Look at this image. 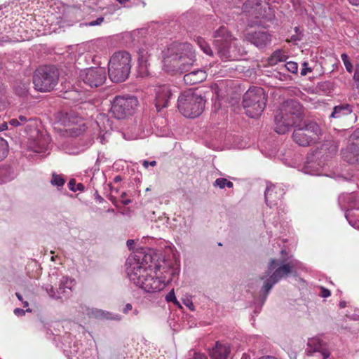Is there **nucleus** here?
Masks as SVG:
<instances>
[{"instance_id": "nucleus-1", "label": "nucleus", "mask_w": 359, "mask_h": 359, "mask_svg": "<svg viewBox=\"0 0 359 359\" xmlns=\"http://www.w3.org/2000/svg\"><path fill=\"white\" fill-rule=\"evenodd\" d=\"M127 274L130 281L146 292L163 290L178 275L179 268H162L158 256L151 252H138L127 260Z\"/></svg>"}, {"instance_id": "nucleus-2", "label": "nucleus", "mask_w": 359, "mask_h": 359, "mask_svg": "<svg viewBox=\"0 0 359 359\" xmlns=\"http://www.w3.org/2000/svg\"><path fill=\"white\" fill-rule=\"evenodd\" d=\"M195 53L189 43L172 44L163 51V68L167 71L185 70L195 61Z\"/></svg>"}, {"instance_id": "nucleus-3", "label": "nucleus", "mask_w": 359, "mask_h": 359, "mask_svg": "<svg viewBox=\"0 0 359 359\" xmlns=\"http://www.w3.org/2000/svg\"><path fill=\"white\" fill-rule=\"evenodd\" d=\"M302 268V264L297 260L291 259L288 262L271 259L269 262L266 275L262 278L264 280L262 290L266 294L272 287L283 278L291 273H296Z\"/></svg>"}, {"instance_id": "nucleus-4", "label": "nucleus", "mask_w": 359, "mask_h": 359, "mask_svg": "<svg viewBox=\"0 0 359 359\" xmlns=\"http://www.w3.org/2000/svg\"><path fill=\"white\" fill-rule=\"evenodd\" d=\"M216 39L214 45L217 50V54L223 60H237L245 51L238 47L237 39L233 38L227 32L226 27H221L215 32Z\"/></svg>"}, {"instance_id": "nucleus-5", "label": "nucleus", "mask_w": 359, "mask_h": 359, "mask_svg": "<svg viewBox=\"0 0 359 359\" xmlns=\"http://www.w3.org/2000/svg\"><path fill=\"white\" fill-rule=\"evenodd\" d=\"M205 100L201 94L188 90L183 92L177 100L180 112L185 117L194 118L200 116L204 110Z\"/></svg>"}, {"instance_id": "nucleus-6", "label": "nucleus", "mask_w": 359, "mask_h": 359, "mask_svg": "<svg viewBox=\"0 0 359 359\" xmlns=\"http://www.w3.org/2000/svg\"><path fill=\"white\" fill-rule=\"evenodd\" d=\"M109 76L113 82L124 81L131 68V56L126 51L114 53L109 61Z\"/></svg>"}, {"instance_id": "nucleus-7", "label": "nucleus", "mask_w": 359, "mask_h": 359, "mask_svg": "<svg viewBox=\"0 0 359 359\" xmlns=\"http://www.w3.org/2000/svg\"><path fill=\"white\" fill-rule=\"evenodd\" d=\"M266 96L262 88H250L243 96V107L245 114L250 118H257L263 112Z\"/></svg>"}, {"instance_id": "nucleus-8", "label": "nucleus", "mask_w": 359, "mask_h": 359, "mask_svg": "<svg viewBox=\"0 0 359 359\" xmlns=\"http://www.w3.org/2000/svg\"><path fill=\"white\" fill-rule=\"evenodd\" d=\"M58 73L53 67L45 66L37 69L33 76L35 89L46 92L54 88L58 81Z\"/></svg>"}, {"instance_id": "nucleus-9", "label": "nucleus", "mask_w": 359, "mask_h": 359, "mask_svg": "<svg viewBox=\"0 0 359 359\" xmlns=\"http://www.w3.org/2000/svg\"><path fill=\"white\" fill-rule=\"evenodd\" d=\"M322 135L320 126L315 122H309L304 127L294 130V141L300 146L306 147L319 140Z\"/></svg>"}, {"instance_id": "nucleus-10", "label": "nucleus", "mask_w": 359, "mask_h": 359, "mask_svg": "<svg viewBox=\"0 0 359 359\" xmlns=\"http://www.w3.org/2000/svg\"><path fill=\"white\" fill-rule=\"evenodd\" d=\"M135 97H116L111 102V112L116 118L121 119L131 114L137 106Z\"/></svg>"}, {"instance_id": "nucleus-11", "label": "nucleus", "mask_w": 359, "mask_h": 359, "mask_svg": "<svg viewBox=\"0 0 359 359\" xmlns=\"http://www.w3.org/2000/svg\"><path fill=\"white\" fill-rule=\"evenodd\" d=\"M107 74L103 67H90L82 69L79 73V80L90 88H97L104 84Z\"/></svg>"}, {"instance_id": "nucleus-12", "label": "nucleus", "mask_w": 359, "mask_h": 359, "mask_svg": "<svg viewBox=\"0 0 359 359\" xmlns=\"http://www.w3.org/2000/svg\"><path fill=\"white\" fill-rule=\"evenodd\" d=\"M306 352L308 355L318 353L321 359H329L330 357V351L318 337H311L308 339Z\"/></svg>"}, {"instance_id": "nucleus-13", "label": "nucleus", "mask_w": 359, "mask_h": 359, "mask_svg": "<svg viewBox=\"0 0 359 359\" xmlns=\"http://www.w3.org/2000/svg\"><path fill=\"white\" fill-rule=\"evenodd\" d=\"M155 106L158 111L167 107L172 96L169 86L159 85L155 88Z\"/></svg>"}, {"instance_id": "nucleus-14", "label": "nucleus", "mask_w": 359, "mask_h": 359, "mask_svg": "<svg viewBox=\"0 0 359 359\" xmlns=\"http://www.w3.org/2000/svg\"><path fill=\"white\" fill-rule=\"evenodd\" d=\"M266 6L262 0H248L243 4V11L256 18H266Z\"/></svg>"}, {"instance_id": "nucleus-15", "label": "nucleus", "mask_w": 359, "mask_h": 359, "mask_svg": "<svg viewBox=\"0 0 359 359\" xmlns=\"http://www.w3.org/2000/svg\"><path fill=\"white\" fill-rule=\"evenodd\" d=\"M284 194V190L280 186L269 184L265 191L266 203L270 207L277 205L278 201L281 199Z\"/></svg>"}, {"instance_id": "nucleus-16", "label": "nucleus", "mask_w": 359, "mask_h": 359, "mask_svg": "<svg viewBox=\"0 0 359 359\" xmlns=\"http://www.w3.org/2000/svg\"><path fill=\"white\" fill-rule=\"evenodd\" d=\"M37 134L36 139L31 140L29 149L39 154L45 153L48 150V146L50 142V137L46 134L39 133L36 131Z\"/></svg>"}, {"instance_id": "nucleus-17", "label": "nucleus", "mask_w": 359, "mask_h": 359, "mask_svg": "<svg viewBox=\"0 0 359 359\" xmlns=\"http://www.w3.org/2000/svg\"><path fill=\"white\" fill-rule=\"evenodd\" d=\"M245 39L259 48L265 47L271 42V36L266 32L248 33L245 35Z\"/></svg>"}, {"instance_id": "nucleus-18", "label": "nucleus", "mask_w": 359, "mask_h": 359, "mask_svg": "<svg viewBox=\"0 0 359 359\" xmlns=\"http://www.w3.org/2000/svg\"><path fill=\"white\" fill-rule=\"evenodd\" d=\"M294 117L290 118L280 112L275 116V130L278 134H285L294 124Z\"/></svg>"}, {"instance_id": "nucleus-19", "label": "nucleus", "mask_w": 359, "mask_h": 359, "mask_svg": "<svg viewBox=\"0 0 359 359\" xmlns=\"http://www.w3.org/2000/svg\"><path fill=\"white\" fill-rule=\"evenodd\" d=\"M301 105L300 104L294 100H288L285 102L280 109V112H283L284 115L292 118L294 117V123H296L297 118L301 114Z\"/></svg>"}, {"instance_id": "nucleus-20", "label": "nucleus", "mask_w": 359, "mask_h": 359, "mask_svg": "<svg viewBox=\"0 0 359 359\" xmlns=\"http://www.w3.org/2000/svg\"><path fill=\"white\" fill-rule=\"evenodd\" d=\"M149 54L146 50H140L138 57V74L141 77L150 75Z\"/></svg>"}, {"instance_id": "nucleus-21", "label": "nucleus", "mask_w": 359, "mask_h": 359, "mask_svg": "<svg viewBox=\"0 0 359 359\" xmlns=\"http://www.w3.org/2000/svg\"><path fill=\"white\" fill-rule=\"evenodd\" d=\"M11 126L13 127H18L20 126H25V130L29 133L32 129L36 130L37 128L38 122L33 118L27 119L24 116H20L18 118H13L9 121Z\"/></svg>"}, {"instance_id": "nucleus-22", "label": "nucleus", "mask_w": 359, "mask_h": 359, "mask_svg": "<svg viewBox=\"0 0 359 359\" xmlns=\"http://www.w3.org/2000/svg\"><path fill=\"white\" fill-rule=\"evenodd\" d=\"M342 156L350 163H359V146L355 143L348 145L342 151Z\"/></svg>"}, {"instance_id": "nucleus-23", "label": "nucleus", "mask_w": 359, "mask_h": 359, "mask_svg": "<svg viewBox=\"0 0 359 359\" xmlns=\"http://www.w3.org/2000/svg\"><path fill=\"white\" fill-rule=\"evenodd\" d=\"M207 78V74L202 69H198L186 74L184 76V81L187 85H195L199 83Z\"/></svg>"}, {"instance_id": "nucleus-24", "label": "nucleus", "mask_w": 359, "mask_h": 359, "mask_svg": "<svg viewBox=\"0 0 359 359\" xmlns=\"http://www.w3.org/2000/svg\"><path fill=\"white\" fill-rule=\"evenodd\" d=\"M230 353L229 346L217 342L215 346L210 352L212 359H228Z\"/></svg>"}, {"instance_id": "nucleus-25", "label": "nucleus", "mask_w": 359, "mask_h": 359, "mask_svg": "<svg viewBox=\"0 0 359 359\" xmlns=\"http://www.w3.org/2000/svg\"><path fill=\"white\" fill-rule=\"evenodd\" d=\"M88 315L90 317L95 318H100V319H113V320H121V316L118 315H112L109 312H106L104 311L97 309H88Z\"/></svg>"}, {"instance_id": "nucleus-26", "label": "nucleus", "mask_w": 359, "mask_h": 359, "mask_svg": "<svg viewBox=\"0 0 359 359\" xmlns=\"http://www.w3.org/2000/svg\"><path fill=\"white\" fill-rule=\"evenodd\" d=\"M76 281L69 277H63L60 280L59 289L62 294H68L74 287Z\"/></svg>"}, {"instance_id": "nucleus-27", "label": "nucleus", "mask_w": 359, "mask_h": 359, "mask_svg": "<svg viewBox=\"0 0 359 359\" xmlns=\"http://www.w3.org/2000/svg\"><path fill=\"white\" fill-rule=\"evenodd\" d=\"M353 111L352 107L348 104L336 106L330 116L332 118H340L343 116L350 114Z\"/></svg>"}, {"instance_id": "nucleus-28", "label": "nucleus", "mask_w": 359, "mask_h": 359, "mask_svg": "<svg viewBox=\"0 0 359 359\" xmlns=\"http://www.w3.org/2000/svg\"><path fill=\"white\" fill-rule=\"evenodd\" d=\"M321 166L315 162L308 163L303 168L304 172L311 175H321Z\"/></svg>"}, {"instance_id": "nucleus-29", "label": "nucleus", "mask_w": 359, "mask_h": 359, "mask_svg": "<svg viewBox=\"0 0 359 359\" xmlns=\"http://www.w3.org/2000/svg\"><path fill=\"white\" fill-rule=\"evenodd\" d=\"M286 58L287 57L284 53L278 50L275 51L269 58V64L270 65H276L279 62L285 61Z\"/></svg>"}, {"instance_id": "nucleus-30", "label": "nucleus", "mask_w": 359, "mask_h": 359, "mask_svg": "<svg viewBox=\"0 0 359 359\" xmlns=\"http://www.w3.org/2000/svg\"><path fill=\"white\" fill-rule=\"evenodd\" d=\"M76 124L78 125L76 126L70 124L68 126L67 130L72 135L77 136L85 130V126L82 120L80 119L79 122H76Z\"/></svg>"}, {"instance_id": "nucleus-31", "label": "nucleus", "mask_w": 359, "mask_h": 359, "mask_svg": "<svg viewBox=\"0 0 359 359\" xmlns=\"http://www.w3.org/2000/svg\"><path fill=\"white\" fill-rule=\"evenodd\" d=\"M196 43L201 48V49L207 55H211L212 53V51L210 46L208 45L206 41L201 37L198 36L196 39Z\"/></svg>"}, {"instance_id": "nucleus-32", "label": "nucleus", "mask_w": 359, "mask_h": 359, "mask_svg": "<svg viewBox=\"0 0 359 359\" xmlns=\"http://www.w3.org/2000/svg\"><path fill=\"white\" fill-rule=\"evenodd\" d=\"M214 185L219 187L220 189H224L225 187L231 188L233 187V183L228 181L226 179L218 178L215 181Z\"/></svg>"}, {"instance_id": "nucleus-33", "label": "nucleus", "mask_w": 359, "mask_h": 359, "mask_svg": "<svg viewBox=\"0 0 359 359\" xmlns=\"http://www.w3.org/2000/svg\"><path fill=\"white\" fill-rule=\"evenodd\" d=\"M8 143L3 139L0 138V161L3 160L8 153Z\"/></svg>"}, {"instance_id": "nucleus-34", "label": "nucleus", "mask_w": 359, "mask_h": 359, "mask_svg": "<svg viewBox=\"0 0 359 359\" xmlns=\"http://www.w3.org/2000/svg\"><path fill=\"white\" fill-rule=\"evenodd\" d=\"M341 58L343 61V63L345 66V68L346 69V71L348 72V73H351L353 72V65H352V63L351 62L349 58H348V56L346 53H342L341 55Z\"/></svg>"}, {"instance_id": "nucleus-35", "label": "nucleus", "mask_w": 359, "mask_h": 359, "mask_svg": "<svg viewBox=\"0 0 359 359\" xmlns=\"http://www.w3.org/2000/svg\"><path fill=\"white\" fill-rule=\"evenodd\" d=\"M182 302L183 304L190 310V311H195V306L192 302V297L190 295H184L182 297Z\"/></svg>"}, {"instance_id": "nucleus-36", "label": "nucleus", "mask_w": 359, "mask_h": 359, "mask_svg": "<svg viewBox=\"0 0 359 359\" xmlns=\"http://www.w3.org/2000/svg\"><path fill=\"white\" fill-rule=\"evenodd\" d=\"M68 187H69V189L73 191H83V189H84V186L81 183L76 184V182L74 180H71L69 182Z\"/></svg>"}, {"instance_id": "nucleus-37", "label": "nucleus", "mask_w": 359, "mask_h": 359, "mask_svg": "<svg viewBox=\"0 0 359 359\" xmlns=\"http://www.w3.org/2000/svg\"><path fill=\"white\" fill-rule=\"evenodd\" d=\"M51 184L54 186L62 187L65 184L64 179L58 175H53Z\"/></svg>"}, {"instance_id": "nucleus-38", "label": "nucleus", "mask_w": 359, "mask_h": 359, "mask_svg": "<svg viewBox=\"0 0 359 359\" xmlns=\"http://www.w3.org/2000/svg\"><path fill=\"white\" fill-rule=\"evenodd\" d=\"M189 359H208V357L204 353L191 351L189 353Z\"/></svg>"}, {"instance_id": "nucleus-39", "label": "nucleus", "mask_w": 359, "mask_h": 359, "mask_svg": "<svg viewBox=\"0 0 359 359\" xmlns=\"http://www.w3.org/2000/svg\"><path fill=\"white\" fill-rule=\"evenodd\" d=\"M285 67L291 73L294 74V73L297 72V70H298L297 63H296L294 62H292V61L287 62L285 65Z\"/></svg>"}, {"instance_id": "nucleus-40", "label": "nucleus", "mask_w": 359, "mask_h": 359, "mask_svg": "<svg viewBox=\"0 0 359 359\" xmlns=\"http://www.w3.org/2000/svg\"><path fill=\"white\" fill-rule=\"evenodd\" d=\"M47 292L49 296L54 299H59L62 297V293L60 290L57 292H55L53 287H50L49 289L47 288Z\"/></svg>"}, {"instance_id": "nucleus-41", "label": "nucleus", "mask_w": 359, "mask_h": 359, "mask_svg": "<svg viewBox=\"0 0 359 359\" xmlns=\"http://www.w3.org/2000/svg\"><path fill=\"white\" fill-rule=\"evenodd\" d=\"M177 298L174 292V290H170L165 296V300L168 302H174Z\"/></svg>"}, {"instance_id": "nucleus-42", "label": "nucleus", "mask_w": 359, "mask_h": 359, "mask_svg": "<svg viewBox=\"0 0 359 359\" xmlns=\"http://www.w3.org/2000/svg\"><path fill=\"white\" fill-rule=\"evenodd\" d=\"M303 66H304V67L301 70V75L302 76H305V75L307 74L308 72H311V69L308 67V63L307 62H304L303 63Z\"/></svg>"}, {"instance_id": "nucleus-43", "label": "nucleus", "mask_w": 359, "mask_h": 359, "mask_svg": "<svg viewBox=\"0 0 359 359\" xmlns=\"http://www.w3.org/2000/svg\"><path fill=\"white\" fill-rule=\"evenodd\" d=\"M26 311L27 312H30L31 310L29 309H27L26 310ZM14 313L18 316H22L23 315H25V311H24L23 309H19V308H17L14 310Z\"/></svg>"}, {"instance_id": "nucleus-44", "label": "nucleus", "mask_w": 359, "mask_h": 359, "mask_svg": "<svg viewBox=\"0 0 359 359\" xmlns=\"http://www.w3.org/2000/svg\"><path fill=\"white\" fill-rule=\"evenodd\" d=\"M121 5L124 7H130L133 5L132 0H116Z\"/></svg>"}, {"instance_id": "nucleus-45", "label": "nucleus", "mask_w": 359, "mask_h": 359, "mask_svg": "<svg viewBox=\"0 0 359 359\" xmlns=\"http://www.w3.org/2000/svg\"><path fill=\"white\" fill-rule=\"evenodd\" d=\"M142 165L145 168H147L149 167V165L155 166L156 165V161H152L149 162L147 161H144L142 162Z\"/></svg>"}, {"instance_id": "nucleus-46", "label": "nucleus", "mask_w": 359, "mask_h": 359, "mask_svg": "<svg viewBox=\"0 0 359 359\" xmlns=\"http://www.w3.org/2000/svg\"><path fill=\"white\" fill-rule=\"evenodd\" d=\"M104 20L103 18H99L96 20L92 21L89 23L90 26H95L100 25Z\"/></svg>"}, {"instance_id": "nucleus-47", "label": "nucleus", "mask_w": 359, "mask_h": 359, "mask_svg": "<svg viewBox=\"0 0 359 359\" xmlns=\"http://www.w3.org/2000/svg\"><path fill=\"white\" fill-rule=\"evenodd\" d=\"M353 79L355 82L359 83V66H357L355 69Z\"/></svg>"}, {"instance_id": "nucleus-48", "label": "nucleus", "mask_w": 359, "mask_h": 359, "mask_svg": "<svg viewBox=\"0 0 359 359\" xmlns=\"http://www.w3.org/2000/svg\"><path fill=\"white\" fill-rule=\"evenodd\" d=\"M321 296L323 297H328L330 296V292L329 290L327 289H325V288H322L321 289Z\"/></svg>"}, {"instance_id": "nucleus-49", "label": "nucleus", "mask_w": 359, "mask_h": 359, "mask_svg": "<svg viewBox=\"0 0 359 359\" xmlns=\"http://www.w3.org/2000/svg\"><path fill=\"white\" fill-rule=\"evenodd\" d=\"M133 309V306H132V304H126L123 311L124 313H128L130 311H131Z\"/></svg>"}, {"instance_id": "nucleus-50", "label": "nucleus", "mask_w": 359, "mask_h": 359, "mask_svg": "<svg viewBox=\"0 0 359 359\" xmlns=\"http://www.w3.org/2000/svg\"><path fill=\"white\" fill-rule=\"evenodd\" d=\"M134 244H135L134 240H128V241L126 243V245L130 250L133 249Z\"/></svg>"}, {"instance_id": "nucleus-51", "label": "nucleus", "mask_w": 359, "mask_h": 359, "mask_svg": "<svg viewBox=\"0 0 359 359\" xmlns=\"http://www.w3.org/2000/svg\"><path fill=\"white\" fill-rule=\"evenodd\" d=\"M7 128H8L7 123L4 122L0 125V131L6 130H7Z\"/></svg>"}, {"instance_id": "nucleus-52", "label": "nucleus", "mask_w": 359, "mask_h": 359, "mask_svg": "<svg viewBox=\"0 0 359 359\" xmlns=\"http://www.w3.org/2000/svg\"><path fill=\"white\" fill-rule=\"evenodd\" d=\"M359 137V128L356 130L353 134L351 135L352 139L358 138Z\"/></svg>"}, {"instance_id": "nucleus-53", "label": "nucleus", "mask_w": 359, "mask_h": 359, "mask_svg": "<svg viewBox=\"0 0 359 359\" xmlns=\"http://www.w3.org/2000/svg\"><path fill=\"white\" fill-rule=\"evenodd\" d=\"M353 6H359V0H348Z\"/></svg>"}, {"instance_id": "nucleus-54", "label": "nucleus", "mask_w": 359, "mask_h": 359, "mask_svg": "<svg viewBox=\"0 0 359 359\" xmlns=\"http://www.w3.org/2000/svg\"><path fill=\"white\" fill-rule=\"evenodd\" d=\"M173 304H174L175 306H177L178 308H180V309H182V307L181 304L180 303V302H179L177 299H176V301H175V302H173Z\"/></svg>"}, {"instance_id": "nucleus-55", "label": "nucleus", "mask_w": 359, "mask_h": 359, "mask_svg": "<svg viewBox=\"0 0 359 359\" xmlns=\"http://www.w3.org/2000/svg\"><path fill=\"white\" fill-rule=\"evenodd\" d=\"M259 359H277V358L275 357H273V356H265V357H262Z\"/></svg>"}, {"instance_id": "nucleus-56", "label": "nucleus", "mask_w": 359, "mask_h": 359, "mask_svg": "<svg viewBox=\"0 0 359 359\" xmlns=\"http://www.w3.org/2000/svg\"><path fill=\"white\" fill-rule=\"evenodd\" d=\"M346 302L344 301L339 302V306L341 308H344L346 306Z\"/></svg>"}, {"instance_id": "nucleus-57", "label": "nucleus", "mask_w": 359, "mask_h": 359, "mask_svg": "<svg viewBox=\"0 0 359 359\" xmlns=\"http://www.w3.org/2000/svg\"><path fill=\"white\" fill-rule=\"evenodd\" d=\"M16 296L19 300H22V296L19 293H16Z\"/></svg>"}, {"instance_id": "nucleus-58", "label": "nucleus", "mask_w": 359, "mask_h": 359, "mask_svg": "<svg viewBox=\"0 0 359 359\" xmlns=\"http://www.w3.org/2000/svg\"><path fill=\"white\" fill-rule=\"evenodd\" d=\"M125 138H126V140H133V139H137V136L131 137H125Z\"/></svg>"}, {"instance_id": "nucleus-59", "label": "nucleus", "mask_w": 359, "mask_h": 359, "mask_svg": "<svg viewBox=\"0 0 359 359\" xmlns=\"http://www.w3.org/2000/svg\"><path fill=\"white\" fill-rule=\"evenodd\" d=\"M292 3H293L294 5H296V4H299V0H292Z\"/></svg>"}, {"instance_id": "nucleus-60", "label": "nucleus", "mask_w": 359, "mask_h": 359, "mask_svg": "<svg viewBox=\"0 0 359 359\" xmlns=\"http://www.w3.org/2000/svg\"><path fill=\"white\" fill-rule=\"evenodd\" d=\"M23 304H24V306H25V307H27V306H28V305H29L27 302H23Z\"/></svg>"}, {"instance_id": "nucleus-61", "label": "nucleus", "mask_w": 359, "mask_h": 359, "mask_svg": "<svg viewBox=\"0 0 359 359\" xmlns=\"http://www.w3.org/2000/svg\"><path fill=\"white\" fill-rule=\"evenodd\" d=\"M134 313H135V315H137V314H138V311H137V310H135V311H134Z\"/></svg>"}, {"instance_id": "nucleus-62", "label": "nucleus", "mask_w": 359, "mask_h": 359, "mask_svg": "<svg viewBox=\"0 0 359 359\" xmlns=\"http://www.w3.org/2000/svg\"><path fill=\"white\" fill-rule=\"evenodd\" d=\"M129 203H130V201H129V200L126 201L124 202V203H125V204H128Z\"/></svg>"}, {"instance_id": "nucleus-63", "label": "nucleus", "mask_w": 359, "mask_h": 359, "mask_svg": "<svg viewBox=\"0 0 359 359\" xmlns=\"http://www.w3.org/2000/svg\"><path fill=\"white\" fill-rule=\"evenodd\" d=\"M74 11H75V10H72V11H69V13H74Z\"/></svg>"}, {"instance_id": "nucleus-64", "label": "nucleus", "mask_w": 359, "mask_h": 359, "mask_svg": "<svg viewBox=\"0 0 359 359\" xmlns=\"http://www.w3.org/2000/svg\"><path fill=\"white\" fill-rule=\"evenodd\" d=\"M118 180H119V177H115V181H118Z\"/></svg>"}]
</instances>
